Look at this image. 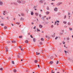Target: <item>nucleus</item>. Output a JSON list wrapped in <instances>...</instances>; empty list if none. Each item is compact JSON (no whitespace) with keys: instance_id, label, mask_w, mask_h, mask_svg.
<instances>
[{"instance_id":"1","label":"nucleus","mask_w":73,"mask_h":73,"mask_svg":"<svg viewBox=\"0 0 73 73\" xmlns=\"http://www.w3.org/2000/svg\"><path fill=\"white\" fill-rule=\"evenodd\" d=\"M62 3L60 2L59 3H58L57 4V5H58V6L60 5V4H62Z\"/></svg>"},{"instance_id":"2","label":"nucleus","mask_w":73,"mask_h":73,"mask_svg":"<svg viewBox=\"0 0 73 73\" xmlns=\"http://www.w3.org/2000/svg\"><path fill=\"white\" fill-rule=\"evenodd\" d=\"M12 43H13L14 42L15 43H16V41H15L14 40H13L12 41H11Z\"/></svg>"},{"instance_id":"3","label":"nucleus","mask_w":73,"mask_h":73,"mask_svg":"<svg viewBox=\"0 0 73 73\" xmlns=\"http://www.w3.org/2000/svg\"><path fill=\"white\" fill-rule=\"evenodd\" d=\"M17 3H19V4H20V3H21V1H20L19 0L17 1Z\"/></svg>"},{"instance_id":"4","label":"nucleus","mask_w":73,"mask_h":73,"mask_svg":"<svg viewBox=\"0 0 73 73\" xmlns=\"http://www.w3.org/2000/svg\"><path fill=\"white\" fill-rule=\"evenodd\" d=\"M6 51L8 52V48H6Z\"/></svg>"},{"instance_id":"5","label":"nucleus","mask_w":73,"mask_h":73,"mask_svg":"<svg viewBox=\"0 0 73 73\" xmlns=\"http://www.w3.org/2000/svg\"><path fill=\"white\" fill-rule=\"evenodd\" d=\"M20 20H23V21H24V19L21 17V19H20Z\"/></svg>"},{"instance_id":"6","label":"nucleus","mask_w":73,"mask_h":73,"mask_svg":"<svg viewBox=\"0 0 73 73\" xmlns=\"http://www.w3.org/2000/svg\"><path fill=\"white\" fill-rule=\"evenodd\" d=\"M39 27L40 28H42V26L41 25H40L39 26Z\"/></svg>"},{"instance_id":"7","label":"nucleus","mask_w":73,"mask_h":73,"mask_svg":"<svg viewBox=\"0 0 73 73\" xmlns=\"http://www.w3.org/2000/svg\"><path fill=\"white\" fill-rule=\"evenodd\" d=\"M0 5H3V2L1 1H0Z\"/></svg>"},{"instance_id":"8","label":"nucleus","mask_w":73,"mask_h":73,"mask_svg":"<svg viewBox=\"0 0 73 73\" xmlns=\"http://www.w3.org/2000/svg\"><path fill=\"white\" fill-rule=\"evenodd\" d=\"M7 43L8 44H9V43H11V41H9V40H8L7 41Z\"/></svg>"},{"instance_id":"9","label":"nucleus","mask_w":73,"mask_h":73,"mask_svg":"<svg viewBox=\"0 0 73 73\" xmlns=\"http://www.w3.org/2000/svg\"><path fill=\"white\" fill-rule=\"evenodd\" d=\"M4 28L5 29H7V27L6 26H5Z\"/></svg>"},{"instance_id":"10","label":"nucleus","mask_w":73,"mask_h":73,"mask_svg":"<svg viewBox=\"0 0 73 73\" xmlns=\"http://www.w3.org/2000/svg\"><path fill=\"white\" fill-rule=\"evenodd\" d=\"M35 15L36 16H37L38 15V14L37 13H35Z\"/></svg>"},{"instance_id":"11","label":"nucleus","mask_w":73,"mask_h":73,"mask_svg":"<svg viewBox=\"0 0 73 73\" xmlns=\"http://www.w3.org/2000/svg\"><path fill=\"white\" fill-rule=\"evenodd\" d=\"M46 14L47 15H48V14H49V12L48 11V12H46Z\"/></svg>"},{"instance_id":"12","label":"nucleus","mask_w":73,"mask_h":73,"mask_svg":"<svg viewBox=\"0 0 73 73\" xmlns=\"http://www.w3.org/2000/svg\"><path fill=\"white\" fill-rule=\"evenodd\" d=\"M66 23H67L65 21H64L63 22V23L64 24H66Z\"/></svg>"},{"instance_id":"13","label":"nucleus","mask_w":73,"mask_h":73,"mask_svg":"<svg viewBox=\"0 0 73 73\" xmlns=\"http://www.w3.org/2000/svg\"><path fill=\"white\" fill-rule=\"evenodd\" d=\"M36 8H37V6H35L33 7V8L34 9H36Z\"/></svg>"},{"instance_id":"14","label":"nucleus","mask_w":73,"mask_h":73,"mask_svg":"<svg viewBox=\"0 0 73 73\" xmlns=\"http://www.w3.org/2000/svg\"><path fill=\"white\" fill-rule=\"evenodd\" d=\"M36 29L37 30V31H38V32H40V30H39L38 29V28H36Z\"/></svg>"},{"instance_id":"15","label":"nucleus","mask_w":73,"mask_h":73,"mask_svg":"<svg viewBox=\"0 0 73 73\" xmlns=\"http://www.w3.org/2000/svg\"><path fill=\"white\" fill-rule=\"evenodd\" d=\"M33 41L34 42H36V39H35V38H34L33 39Z\"/></svg>"},{"instance_id":"16","label":"nucleus","mask_w":73,"mask_h":73,"mask_svg":"<svg viewBox=\"0 0 73 73\" xmlns=\"http://www.w3.org/2000/svg\"><path fill=\"white\" fill-rule=\"evenodd\" d=\"M53 63V61L50 62V64H52Z\"/></svg>"},{"instance_id":"17","label":"nucleus","mask_w":73,"mask_h":73,"mask_svg":"<svg viewBox=\"0 0 73 73\" xmlns=\"http://www.w3.org/2000/svg\"><path fill=\"white\" fill-rule=\"evenodd\" d=\"M35 63H37V60H35L34 61Z\"/></svg>"},{"instance_id":"18","label":"nucleus","mask_w":73,"mask_h":73,"mask_svg":"<svg viewBox=\"0 0 73 73\" xmlns=\"http://www.w3.org/2000/svg\"><path fill=\"white\" fill-rule=\"evenodd\" d=\"M54 10H55V11H57V8L56 7L55 9H54Z\"/></svg>"},{"instance_id":"19","label":"nucleus","mask_w":73,"mask_h":73,"mask_svg":"<svg viewBox=\"0 0 73 73\" xmlns=\"http://www.w3.org/2000/svg\"><path fill=\"white\" fill-rule=\"evenodd\" d=\"M68 25H70V22H68Z\"/></svg>"},{"instance_id":"20","label":"nucleus","mask_w":73,"mask_h":73,"mask_svg":"<svg viewBox=\"0 0 73 73\" xmlns=\"http://www.w3.org/2000/svg\"><path fill=\"white\" fill-rule=\"evenodd\" d=\"M39 16L40 17H41V16H42V15H41V14H39Z\"/></svg>"},{"instance_id":"21","label":"nucleus","mask_w":73,"mask_h":73,"mask_svg":"<svg viewBox=\"0 0 73 73\" xmlns=\"http://www.w3.org/2000/svg\"><path fill=\"white\" fill-rule=\"evenodd\" d=\"M31 15H33V12H32L31 13Z\"/></svg>"},{"instance_id":"22","label":"nucleus","mask_w":73,"mask_h":73,"mask_svg":"<svg viewBox=\"0 0 73 73\" xmlns=\"http://www.w3.org/2000/svg\"><path fill=\"white\" fill-rule=\"evenodd\" d=\"M40 45H42V43L41 42H40Z\"/></svg>"},{"instance_id":"23","label":"nucleus","mask_w":73,"mask_h":73,"mask_svg":"<svg viewBox=\"0 0 73 73\" xmlns=\"http://www.w3.org/2000/svg\"><path fill=\"white\" fill-rule=\"evenodd\" d=\"M25 42L26 43H28V41L27 40H26L25 41Z\"/></svg>"},{"instance_id":"24","label":"nucleus","mask_w":73,"mask_h":73,"mask_svg":"<svg viewBox=\"0 0 73 73\" xmlns=\"http://www.w3.org/2000/svg\"><path fill=\"white\" fill-rule=\"evenodd\" d=\"M41 41H44V38H41Z\"/></svg>"},{"instance_id":"25","label":"nucleus","mask_w":73,"mask_h":73,"mask_svg":"<svg viewBox=\"0 0 73 73\" xmlns=\"http://www.w3.org/2000/svg\"><path fill=\"white\" fill-rule=\"evenodd\" d=\"M69 29L70 31H72V28H69Z\"/></svg>"},{"instance_id":"26","label":"nucleus","mask_w":73,"mask_h":73,"mask_svg":"<svg viewBox=\"0 0 73 73\" xmlns=\"http://www.w3.org/2000/svg\"><path fill=\"white\" fill-rule=\"evenodd\" d=\"M66 15H65L64 18V19H66Z\"/></svg>"},{"instance_id":"27","label":"nucleus","mask_w":73,"mask_h":73,"mask_svg":"<svg viewBox=\"0 0 73 73\" xmlns=\"http://www.w3.org/2000/svg\"><path fill=\"white\" fill-rule=\"evenodd\" d=\"M40 54V53H38L37 52H36V55H38V54Z\"/></svg>"},{"instance_id":"28","label":"nucleus","mask_w":73,"mask_h":73,"mask_svg":"<svg viewBox=\"0 0 73 73\" xmlns=\"http://www.w3.org/2000/svg\"><path fill=\"white\" fill-rule=\"evenodd\" d=\"M12 63L13 64H15V62H14V61H12Z\"/></svg>"},{"instance_id":"29","label":"nucleus","mask_w":73,"mask_h":73,"mask_svg":"<svg viewBox=\"0 0 73 73\" xmlns=\"http://www.w3.org/2000/svg\"><path fill=\"white\" fill-rule=\"evenodd\" d=\"M53 56H51L50 57V59H52V58H53Z\"/></svg>"},{"instance_id":"30","label":"nucleus","mask_w":73,"mask_h":73,"mask_svg":"<svg viewBox=\"0 0 73 73\" xmlns=\"http://www.w3.org/2000/svg\"><path fill=\"white\" fill-rule=\"evenodd\" d=\"M61 14V13L60 12H59L58 13V15H60Z\"/></svg>"},{"instance_id":"31","label":"nucleus","mask_w":73,"mask_h":73,"mask_svg":"<svg viewBox=\"0 0 73 73\" xmlns=\"http://www.w3.org/2000/svg\"><path fill=\"white\" fill-rule=\"evenodd\" d=\"M22 37H23V36H19V38H22Z\"/></svg>"},{"instance_id":"32","label":"nucleus","mask_w":73,"mask_h":73,"mask_svg":"<svg viewBox=\"0 0 73 73\" xmlns=\"http://www.w3.org/2000/svg\"><path fill=\"white\" fill-rule=\"evenodd\" d=\"M16 72V70L14 69V72Z\"/></svg>"},{"instance_id":"33","label":"nucleus","mask_w":73,"mask_h":73,"mask_svg":"<svg viewBox=\"0 0 73 73\" xmlns=\"http://www.w3.org/2000/svg\"><path fill=\"white\" fill-rule=\"evenodd\" d=\"M51 73H54V72L53 71H51Z\"/></svg>"},{"instance_id":"34","label":"nucleus","mask_w":73,"mask_h":73,"mask_svg":"<svg viewBox=\"0 0 73 73\" xmlns=\"http://www.w3.org/2000/svg\"><path fill=\"white\" fill-rule=\"evenodd\" d=\"M59 62V61H57L56 62L57 64H58Z\"/></svg>"},{"instance_id":"35","label":"nucleus","mask_w":73,"mask_h":73,"mask_svg":"<svg viewBox=\"0 0 73 73\" xmlns=\"http://www.w3.org/2000/svg\"><path fill=\"white\" fill-rule=\"evenodd\" d=\"M21 15L22 16H24V14L23 13H22L21 14Z\"/></svg>"},{"instance_id":"36","label":"nucleus","mask_w":73,"mask_h":73,"mask_svg":"<svg viewBox=\"0 0 73 73\" xmlns=\"http://www.w3.org/2000/svg\"><path fill=\"white\" fill-rule=\"evenodd\" d=\"M1 25H2V26H4V24H3V23H1Z\"/></svg>"},{"instance_id":"37","label":"nucleus","mask_w":73,"mask_h":73,"mask_svg":"<svg viewBox=\"0 0 73 73\" xmlns=\"http://www.w3.org/2000/svg\"><path fill=\"white\" fill-rule=\"evenodd\" d=\"M57 38H58V36H56L55 38V40H56L57 39Z\"/></svg>"},{"instance_id":"38","label":"nucleus","mask_w":73,"mask_h":73,"mask_svg":"<svg viewBox=\"0 0 73 73\" xmlns=\"http://www.w3.org/2000/svg\"><path fill=\"white\" fill-rule=\"evenodd\" d=\"M56 21V22H57L58 23H60V21Z\"/></svg>"},{"instance_id":"39","label":"nucleus","mask_w":73,"mask_h":73,"mask_svg":"<svg viewBox=\"0 0 73 73\" xmlns=\"http://www.w3.org/2000/svg\"><path fill=\"white\" fill-rule=\"evenodd\" d=\"M67 40H69V38H67Z\"/></svg>"},{"instance_id":"40","label":"nucleus","mask_w":73,"mask_h":73,"mask_svg":"<svg viewBox=\"0 0 73 73\" xmlns=\"http://www.w3.org/2000/svg\"><path fill=\"white\" fill-rule=\"evenodd\" d=\"M0 70H3V68H0Z\"/></svg>"},{"instance_id":"41","label":"nucleus","mask_w":73,"mask_h":73,"mask_svg":"<svg viewBox=\"0 0 73 73\" xmlns=\"http://www.w3.org/2000/svg\"><path fill=\"white\" fill-rule=\"evenodd\" d=\"M17 57L18 58H20V56H19V55H17Z\"/></svg>"},{"instance_id":"42","label":"nucleus","mask_w":73,"mask_h":73,"mask_svg":"<svg viewBox=\"0 0 73 73\" xmlns=\"http://www.w3.org/2000/svg\"><path fill=\"white\" fill-rule=\"evenodd\" d=\"M36 28V27L35 26V27L33 28V29H36L35 28Z\"/></svg>"},{"instance_id":"43","label":"nucleus","mask_w":73,"mask_h":73,"mask_svg":"<svg viewBox=\"0 0 73 73\" xmlns=\"http://www.w3.org/2000/svg\"><path fill=\"white\" fill-rule=\"evenodd\" d=\"M56 23H57V22L56 21L55 22L54 25H56Z\"/></svg>"},{"instance_id":"44","label":"nucleus","mask_w":73,"mask_h":73,"mask_svg":"<svg viewBox=\"0 0 73 73\" xmlns=\"http://www.w3.org/2000/svg\"><path fill=\"white\" fill-rule=\"evenodd\" d=\"M51 28H53V25H52L51 26Z\"/></svg>"},{"instance_id":"45","label":"nucleus","mask_w":73,"mask_h":73,"mask_svg":"<svg viewBox=\"0 0 73 73\" xmlns=\"http://www.w3.org/2000/svg\"><path fill=\"white\" fill-rule=\"evenodd\" d=\"M26 72H28V70H26Z\"/></svg>"},{"instance_id":"46","label":"nucleus","mask_w":73,"mask_h":73,"mask_svg":"<svg viewBox=\"0 0 73 73\" xmlns=\"http://www.w3.org/2000/svg\"><path fill=\"white\" fill-rule=\"evenodd\" d=\"M64 52L65 53H68V52H66V50H64Z\"/></svg>"},{"instance_id":"47","label":"nucleus","mask_w":73,"mask_h":73,"mask_svg":"<svg viewBox=\"0 0 73 73\" xmlns=\"http://www.w3.org/2000/svg\"><path fill=\"white\" fill-rule=\"evenodd\" d=\"M47 10H49V7H48L47 8Z\"/></svg>"},{"instance_id":"48","label":"nucleus","mask_w":73,"mask_h":73,"mask_svg":"<svg viewBox=\"0 0 73 73\" xmlns=\"http://www.w3.org/2000/svg\"><path fill=\"white\" fill-rule=\"evenodd\" d=\"M39 2L40 3H42V1L41 0H40V1H39Z\"/></svg>"},{"instance_id":"49","label":"nucleus","mask_w":73,"mask_h":73,"mask_svg":"<svg viewBox=\"0 0 73 73\" xmlns=\"http://www.w3.org/2000/svg\"><path fill=\"white\" fill-rule=\"evenodd\" d=\"M37 66H38V68H40V65H38Z\"/></svg>"},{"instance_id":"50","label":"nucleus","mask_w":73,"mask_h":73,"mask_svg":"<svg viewBox=\"0 0 73 73\" xmlns=\"http://www.w3.org/2000/svg\"><path fill=\"white\" fill-rule=\"evenodd\" d=\"M62 34H63V33H60V35H62Z\"/></svg>"},{"instance_id":"51","label":"nucleus","mask_w":73,"mask_h":73,"mask_svg":"<svg viewBox=\"0 0 73 73\" xmlns=\"http://www.w3.org/2000/svg\"><path fill=\"white\" fill-rule=\"evenodd\" d=\"M30 37H31V38H33V36H32V35H30Z\"/></svg>"},{"instance_id":"52","label":"nucleus","mask_w":73,"mask_h":73,"mask_svg":"<svg viewBox=\"0 0 73 73\" xmlns=\"http://www.w3.org/2000/svg\"><path fill=\"white\" fill-rule=\"evenodd\" d=\"M46 38H48V36H46Z\"/></svg>"},{"instance_id":"53","label":"nucleus","mask_w":73,"mask_h":73,"mask_svg":"<svg viewBox=\"0 0 73 73\" xmlns=\"http://www.w3.org/2000/svg\"><path fill=\"white\" fill-rule=\"evenodd\" d=\"M68 60H69V61L70 60H72V59H70L69 58H68Z\"/></svg>"},{"instance_id":"54","label":"nucleus","mask_w":73,"mask_h":73,"mask_svg":"<svg viewBox=\"0 0 73 73\" xmlns=\"http://www.w3.org/2000/svg\"><path fill=\"white\" fill-rule=\"evenodd\" d=\"M48 39H50V37H48Z\"/></svg>"},{"instance_id":"55","label":"nucleus","mask_w":73,"mask_h":73,"mask_svg":"<svg viewBox=\"0 0 73 73\" xmlns=\"http://www.w3.org/2000/svg\"><path fill=\"white\" fill-rule=\"evenodd\" d=\"M6 12L5 11H3L4 13H5Z\"/></svg>"},{"instance_id":"56","label":"nucleus","mask_w":73,"mask_h":73,"mask_svg":"<svg viewBox=\"0 0 73 73\" xmlns=\"http://www.w3.org/2000/svg\"><path fill=\"white\" fill-rule=\"evenodd\" d=\"M30 34H31V33H28V35H30Z\"/></svg>"},{"instance_id":"57","label":"nucleus","mask_w":73,"mask_h":73,"mask_svg":"<svg viewBox=\"0 0 73 73\" xmlns=\"http://www.w3.org/2000/svg\"><path fill=\"white\" fill-rule=\"evenodd\" d=\"M31 24L32 25H33V24H34V23H33V22H32L31 23Z\"/></svg>"},{"instance_id":"58","label":"nucleus","mask_w":73,"mask_h":73,"mask_svg":"<svg viewBox=\"0 0 73 73\" xmlns=\"http://www.w3.org/2000/svg\"><path fill=\"white\" fill-rule=\"evenodd\" d=\"M65 42H64V41L63 42V44H65Z\"/></svg>"},{"instance_id":"59","label":"nucleus","mask_w":73,"mask_h":73,"mask_svg":"<svg viewBox=\"0 0 73 73\" xmlns=\"http://www.w3.org/2000/svg\"><path fill=\"white\" fill-rule=\"evenodd\" d=\"M44 17H42V18H41L42 19H44Z\"/></svg>"},{"instance_id":"60","label":"nucleus","mask_w":73,"mask_h":73,"mask_svg":"<svg viewBox=\"0 0 73 73\" xmlns=\"http://www.w3.org/2000/svg\"><path fill=\"white\" fill-rule=\"evenodd\" d=\"M9 60H11V58L10 57H9Z\"/></svg>"},{"instance_id":"61","label":"nucleus","mask_w":73,"mask_h":73,"mask_svg":"<svg viewBox=\"0 0 73 73\" xmlns=\"http://www.w3.org/2000/svg\"><path fill=\"white\" fill-rule=\"evenodd\" d=\"M54 3H51V4L52 5H53V4H54Z\"/></svg>"},{"instance_id":"62","label":"nucleus","mask_w":73,"mask_h":73,"mask_svg":"<svg viewBox=\"0 0 73 73\" xmlns=\"http://www.w3.org/2000/svg\"><path fill=\"white\" fill-rule=\"evenodd\" d=\"M70 16H69V18L68 19H70Z\"/></svg>"},{"instance_id":"63","label":"nucleus","mask_w":73,"mask_h":73,"mask_svg":"<svg viewBox=\"0 0 73 73\" xmlns=\"http://www.w3.org/2000/svg\"><path fill=\"white\" fill-rule=\"evenodd\" d=\"M50 18H51L50 17H49L48 19H50Z\"/></svg>"},{"instance_id":"64","label":"nucleus","mask_w":73,"mask_h":73,"mask_svg":"<svg viewBox=\"0 0 73 73\" xmlns=\"http://www.w3.org/2000/svg\"><path fill=\"white\" fill-rule=\"evenodd\" d=\"M55 55L56 56V57H57V55L56 54H55Z\"/></svg>"}]
</instances>
